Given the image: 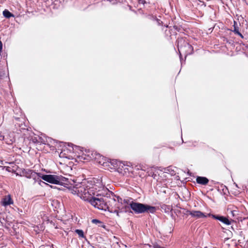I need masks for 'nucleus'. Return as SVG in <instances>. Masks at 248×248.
Listing matches in <instances>:
<instances>
[{
	"instance_id": "nucleus-11",
	"label": "nucleus",
	"mask_w": 248,
	"mask_h": 248,
	"mask_svg": "<svg viewBox=\"0 0 248 248\" xmlns=\"http://www.w3.org/2000/svg\"><path fill=\"white\" fill-rule=\"evenodd\" d=\"M210 217L213 218L218 220L226 225H229L231 224V221L226 217L223 216H216L215 215L211 214Z\"/></svg>"
},
{
	"instance_id": "nucleus-8",
	"label": "nucleus",
	"mask_w": 248,
	"mask_h": 248,
	"mask_svg": "<svg viewBox=\"0 0 248 248\" xmlns=\"http://www.w3.org/2000/svg\"><path fill=\"white\" fill-rule=\"evenodd\" d=\"M73 147L72 144H68V147H65V149H63L60 154V156L61 157H65L70 158V155H69V153H71L73 152Z\"/></svg>"
},
{
	"instance_id": "nucleus-20",
	"label": "nucleus",
	"mask_w": 248,
	"mask_h": 248,
	"mask_svg": "<svg viewBox=\"0 0 248 248\" xmlns=\"http://www.w3.org/2000/svg\"><path fill=\"white\" fill-rule=\"evenodd\" d=\"M33 141L34 142H37V140L36 139H33Z\"/></svg>"
},
{
	"instance_id": "nucleus-5",
	"label": "nucleus",
	"mask_w": 248,
	"mask_h": 248,
	"mask_svg": "<svg viewBox=\"0 0 248 248\" xmlns=\"http://www.w3.org/2000/svg\"><path fill=\"white\" fill-rule=\"evenodd\" d=\"M177 47L181 58V52L185 51L186 55L190 54L193 51V46L182 38L177 39Z\"/></svg>"
},
{
	"instance_id": "nucleus-13",
	"label": "nucleus",
	"mask_w": 248,
	"mask_h": 248,
	"mask_svg": "<svg viewBox=\"0 0 248 248\" xmlns=\"http://www.w3.org/2000/svg\"><path fill=\"white\" fill-rule=\"evenodd\" d=\"M127 170V169L125 168L124 164L119 161L118 171L120 173L124 174Z\"/></svg>"
},
{
	"instance_id": "nucleus-6",
	"label": "nucleus",
	"mask_w": 248,
	"mask_h": 248,
	"mask_svg": "<svg viewBox=\"0 0 248 248\" xmlns=\"http://www.w3.org/2000/svg\"><path fill=\"white\" fill-rule=\"evenodd\" d=\"M119 161L117 160L112 159L105 162L104 168L110 170H115L118 172V166Z\"/></svg>"
},
{
	"instance_id": "nucleus-16",
	"label": "nucleus",
	"mask_w": 248,
	"mask_h": 248,
	"mask_svg": "<svg viewBox=\"0 0 248 248\" xmlns=\"http://www.w3.org/2000/svg\"><path fill=\"white\" fill-rule=\"evenodd\" d=\"M75 232L79 235V237L83 238L84 237V232L82 230L77 229Z\"/></svg>"
},
{
	"instance_id": "nucleus-21",
	"label": "nucleus",
	"mask_w": 248,
	"mask_h": 248,
	"mask_svg": "<svg viewBox=\"0 0 248 248\" xmlns=\"http://www.w3.org/2000/svg\"><path fill=\"white\" fill-rule=\"evenodd\" d=\"M156 20H157V21L158 22V23H159V21H160V20H159V19H157Z\"/></svg>"
},
{
	"instance_id": "nucleus-1",
	"label": "nucleus",
	"mask_w": 248,
	"mask_h": 248,
	"mask_svg": "<svg viewBox=\"0 0 248 248\" xmlns=\"http://www.w3.org/2000/svg\"><path fill=\"white\" fill-rule=\"evenodd\" d=\"M104 186L101 182L92 181L87 182H83L76 184L71 189L73 194L77 195L85 201L89 202L94 207L100 210L106 211L108 210L111 213H114L119 216L118 208L120 203L114 200H112L111 206L109 207L99 192L104 189Z\"/></svg>"
},
{
	"instance_id": "nucleus-12",
	"label": "nucleus",
	"mask_w": 248,
	"mask_h": 248,
	"mask_svg": "<svg viewBox=\"0 0 248 248\" xmlns=\"http://www.w3.org/2000/svg\"><path fill=\"white\" fill-rule=\"evenodd\" d=\"M196 182L198 184L205 185L208 183L209 180L206 177L198 176L196 178Z\"/></svg>"
},
{
	"instance_id": "nucleus-9",
	"label": "nucleus",
	"mask_w": 248,
	"mask_h": 248,
	"mask_svg": "<svg viewBox=\"0 0 248 248\" xmlns=\"http://www.w3.org/2000/svg\"><path fill=\"white\" fill-rule=\"evenodd\" d=\"M23 174L24 176L27 178L36 179L38 177H40V174L36 173L31 170H26L23 171Z\"/></svg>"
},
{
	"instance_id": "nucleus-2",
	"label": "nucleus",
	"mask_w": 248,
	"mask_h": 248,
	"mask_svg": "<svg viewBox=\"0 0 248 248\" xmlns=\"http://www.w3.org/2000/svg\"><path fill=\"white\" fill-rule=\"evenodd\" d=\"M131 208L137 214H141L144 212L154 213L156 211V208L149 205L134 202L133 201L129 203Z\"/></svg>"
},
{
	"instance_id": "nucleus-17",
	"label": "nucleus",
	"mask_w": 248,
	"mask_h": 248,
	"mask_svg": "<svg viewBox=\"0 0 248 248\" xmlns=\"http://www.w3.org/2000/svg\"><path fill=\"white\" fill-rule=\"evenodd\" d=\"M231 212L232 217H234L237 214V211L236 210L231 211Z\"/></svg>"
},
{
	"instance_id": "nucleus-18",
	"label": "nucleus",
	"mask_w": 248,
	"mask_h": 248,
	"mask_svg": "<svg viewBox=\"0 0 248 248\" xmlns=\"http://www.w3.org/2000/svg\"><path fill=\"white\" fill-rule=\"evenodd\" d=\"M139 0V3H140V4H144L146 2L145 0Z\"/></svg>"
},
{
	"instance_id": "nucleus-4",
	"label": "nucleus",
	"mask_w": 248,
	"mask_h": 248,
	"mask_svg": "<svg viewBox=\"0 0 248 248\" xmlns=\"http://www.w3.org/2000/svg\"><path fill=\"white\" fill-rule=\"evenodd\" d=\"M40 177L47 182L56 185H62L66 184L67 182V179L61 175L51 174L40 175Z\"/></svg>"
},
{
	"instance_id": "nucleus-10",
	"label": "nucleus",
	"mask_w": 248,
	"mask_h": 248,
	"mask_svg": "<svg viewBox=\"0 0 248 248\" xmlns=\"http://www.w3.org/2000/svg\"><path fill=\"white\" fill-rule=\"evenodd\" d=\"M13 201L10 195H8L4 197L1 202V205L5 207L13 204Z\"/></svg>"
},
{
	"instance_id": "nucleus-19",
	"label": "nucleus",
	"mask_w": 248,
	"mask_h": 248,
	"mask_svg": "<svg viewBox=\"0 0 248 248\" xmlns=\"http://www.w3.org/2000/svg\"><path fill=\"white\" fill-rule=\"evenodd\" d=\"M92 222H93V223H97L99 222V221L98 220H97V219H93V220H92Z\"/></svg>"
},
{
	"instance_id": "nucleus-3",
	"label": "nucleus",
	"mask_w": 248,
	"mask_h": 248,
	"mask_svg": "<svg viewBox=\"0 0 248 248\" xmlns=\"http://www.w3.org/2000/svg\"><path fill=\"white\" fill-rule=\"evenodd\" d=\"M87 155H80V157L81 159L84 160H94L97 163L101 165L104 167L105 162H106V158L100 154L97 153L95 151H88L87 152Z\"/></svg>"
},
{
	"instance_id": "nucleus-7",
	"label": "nucleus",
	"mask_w": 248,
	"mask_h": 248,
	"mask_svg": "<svg viewBox=\"0 0 248 248\" xmlns=\"http://www.w3.org/2000/svg\"><path fill=\"white\" fill-rule=\"evenodd\" d=\"M187 213L189 215H190L192 217H195L197 219L201 218H205L208 217H210L211 214H205L202 212L200 211H188Z\"/></svg>"
},
{
	"instance_id": "nucleus-14",
	"label": "nucleus",
	"mask_w": 248,
	"mask_h": 248,
	"mask_svg": "<svg viewBox=\"0 0 248 248\" xmlns=\"http://www.w3.org/2000/svg\"><path fill=\"white\" fill-rule=\"evenodd\" d=\"M233 32L238 35L239 36H240L241 38H243V36L242 35V34L239 32V28L237 26V22L235 21H234V24H233Z\"/></svg>"
},
{
	"instance_id": "nucleus-15",
	"label": "nucleus",
	"mask_w": 248,
	"mask_h": 248,
	"mask_svg": "<svg viewBox=\"0 0 248 248\" xmlns=\"http://www.w3.org/2000/svg\"><path fill=\"white\" fill-rule=\"evenodd\" d=\"M3 15L6 18H10V17H14V15L7 9H5L3 11Z\"/></svg>"
}]
</instances>
